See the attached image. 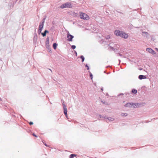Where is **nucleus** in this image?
Here are the masks:
<instances>
[{"label": "nucleus", "instance_id": "nucleus-1", "mask_svg": "<svg viewBox=\"0 0 158 158\" xmlns=\"http://www.w3.org/2000/svg\"><path fill=\"white\" fill-rule=\"evenodd\" d=\"M80 17L81 19L85 20H88L89 19V16L86 14L81 12H80Z\"/></svg>", "mask_w": 158, "mask_h": 158}, {"label": "nucleus", "instance_id": "nucleus-2", "mask_svg": "<svg viewBox=\"0 0 158 158\" xmlns=\"http://www.w3.org/2000/svg\"><path fill=\"white\" fill-rule=\"evenodd\" d=\"M72 4L70 2H66L63 4L62 5L60 6V7L62 8H72Z\"/></svg>", "mask_w": 158, "mask_h": 158}, {"label": "nucleus", "instance_id": "nucleus-3", "mask_svg": "<svg viewBox=\"0 0 158 158\" xmlns=\"http://www.w3.org/2000/svg\"><path fill=\"white\" fill-rule=\"evenodd\" d=\"M120 36L124 39H127L128 38V34L122 31L121 35H120Z\"/></svg>", "mask_w": 158, "mask_h": 158}, {"label": "nucleus", "instance_id": "nucleus-4", "mask_svg": "<svg viewBox=\"0 0 158 158\" xmlns=\"http://www.w3.org/2000/svg\"><path fill=\"white\" fill-rule=\"evenodd\" d=\"M146 51L149 52L150 53L152 54V55L156 54L155 52L151 48H147L146 49Z\"/></svg>", "mask_w": 158, "mask_h": 158}, {"label": "nucleus", "instance_id": "nucleus-5", "mask_svg": "<svg viewBox=\"0 0 158 158\" xmlns=\"http://www.w3.org/2000/svg\"><path fill=\"white\" fill-rule=\"evenodd\" d=\"M67 37L68 38V41H72L74 37L73 35H71L68 33L67 35Z\"/></svg>", "mask_w": 158, "mask_h": 158}, {"label": "nucleus", "instance_id": "nucleus-6", "mask_svg": "<svg viewBox=\"0 0 158 158\" xmlns=\"http://www.w3.org/2000/svg\"><path fill=\"white\" fill-rule=\"evenodd\" d=\"M44 25V22H42L39 25V31L40 33L42 30Z\"/></svg>", "mask_w": 158, "mask_h": 158}, {"label": "nucleus", "instance_id": "nucleus-7", "mask_svg": "<svg viewBox=\"0 0 158 158\" xmlns=\"http://www.w3.org/2000/svg\"><path fill=\"white\" fill-rule=\"evenodd\" d=\"M122 31H121L118 30H116L114 31L115 34L117 36H119L121 35Z\"/></svg>", "mask_w": 158, "mask_h": 158}, {"label": "nucleus", "instance_id": "nucleus-8", "mask_svg": "<svg viewBox=\"0 0 158 158\" xmlns=\"http://www.w3.org/2000/svg\"><path fill=\"white\" fill-rule=\"evenodd\" d=\"M139 78L141 80L143 79H145L146 78V77L144 75H140L139 76Z\"/></svg>", "mask_w": 158, "mask_h": 158}, {"label": "nucleus", "instance_id": "nucleus-9", "mask_svg": "<svg viewBox=\"0 0 158 158\" xmlns=\"http://www.w3.org/2000/svg\"><path fill=\"white\" fill-rule=\"evenodd\" d=\"M50 46L49 41L48 40L46 42V47L47 48H48Z\"/></svg>", "mask_w": 158, "mask_h": 158}, {"label": "nucleus", "instance_id": "nucleus-10", "mask_svg": "<svg viewBox=\"0 0 158 158\" xmlns=\"http://www.w3.org/2000/svg\"><path fill=\"white\" fill-rule=\"evenodd\" d=\"M76 155L75 154H72L70 155L69 158H73L74 157L76 156Z\"/></svg>", "mask_w": 158, "mask_h": 158}, {"label": "nucleus", "instance_id": "nucleus-11", "mask_svg": "<svg viewBox=\"0 0 158 158\" xmlns=\"http://www.w3.org/2000/svg\"><path fill=\"white\" fill-rule=\"evenodd\" d=\"M57 44L56 43H54L53 44V47L55 49H56V48Z\"/></svg>", "mask_w": 158, "mask_h": 158}, {"label": "nucleus", "instance_id": "nucleus-12", "mask_svg": "<svg viewBox=\"0 0 158 158\" xmlns=\"http://www.w3.org/2000/svg\"><path fill=\"white\" fill-rule=\"evenodd\" d=\"M67 110H64V114L66 116V117H67Z\"/></svg>", "mask_w": 158, "mask_h": 158}, {"label": "nucleus", "instance_id": "nucleus-13", "mask_svg": "<svg viewBox=\"0 0 158 158\" xmlns=\"http://www.w3.org/2000/svg\"><path fill=\"white\" fill-rule=\"evenodd\" d=\"M132 92L134 94H136L137 93V90L135 89H132Z\"/></svg>", "mask_w": 158, "mask_h": 158}, {"label": "nucleus", "instance_id": "nucleus-14", "mask_svg": "<svg viewBox=\"0 0 158 158\" xmlns=\"http://www.w3.org/2000/svg\"><path fill=\"white\" fill-rule=\"evenodd\" d=\"M63 109H64V110H67L66 106L64 105V103L63 104Z\"/></svg>", "mask_w": 158, "mask_h": 158}, {"label": "nucleus", "instance_id": "nucleus-15", "mask_svg": "<svg viewBox=\"0 0 158 158\" xmlns=\"http://www.w3.org/2000/svg\"><path fill=\"white\" fill-rule=\"evenodd\" d=\"M131 105V104L130 103H127L125 105V106L126 107H127Z\"/></svg>", "mask_w": 158, "mask_h": 158}, {"label": "nucleus", "instance_id": "nucleus-16", "mask_svg": "<svg viewBox=\"0 0 158 158\" xmlns=\"http://www.w3.org/2000/svg\"><path fill=\"white\" fill-rule=\"evenodd\" d=\"M121 115L122 116H127V114L126 113H123L121 114Z\"/></svg>", "mask_w": 158, "mask_h": 158}, {"label": "nucleus", "instance_id": "nucleus-17", "mask_svg": "<svg viewBox=\"0 0 158 158\" xmlns=\"http://www.w3.org/2000/svg\"><path fill=\"white\" fill-rule=\"evenodd\" d=\"M81 58L82 59V62H83L84 60V59H85V58H84V57H83V56H81Z\"/></svg>", "mask_w": 158, "mask_h": 158}, {"label": "nucleus", "instance_id": "nucleus-18", "mask_svg": "<svg viewBox=\"0 0 158 158\" xmlns=\"http://www.w3.org/2000/svg\"><path fill=\"white\" fill-rule=\"evenodd\" d=\"M42 35L43 36H44V37L46 35V33L44 32V33H42Z\"/></svg>", "mask_w": 158, "mask_h": 158}, {"label": "nucleus", "instance_id": "nucleus-19", "mask_svg": "<svg viewBox=\"0 0 158 158\" xmlns=\"http://www.w3.org/2000/svg\"><path fill=\"white\" fill-rule=\"evenodd\" d=\"M108 119L109 120H110L111 121H113V120H114V119L113 118H108Z\"/></svg>", "mask_w": 158, "mask_h": 158}, {"label": "nucleus", "instance_id": "nucleus-20", "mask_svg": "<svg viewBox=\"0 0 158 158\" xmlns=\"http://www.w3.org/2000/svg\"><path fill=\"white\" fill-rule=\"evenodd\" d=\"M71 47L72 49H74L76 48V46L75 45H72Z\"/></svg>", "mask_w": 158, "mask_h": 158}, {"label": "nucleus", "instance_id": "nucleus-21", "mask_svg": "<svg viewBox=\"0 0 158 158\" xmlns=\"http://www.w3.org/2000/svg\"><path fill=\"white\" fill-rule=\"evenodd\" d=\"M29 124L30 125H32L33 124V123L32 122H30L29 123Z\"/></svg>", "mask_w": 158, "mask_h": 158}, {"label": "nucleus", "instance_id": "nucleus-22", "mask_svg": "<svg viewBox=\"0 0 158 158\" xmlns=\"http://www.w3.org/2000/svg\"><path fill=\"white\" fill-rule=\"evenodd\" d=\"M44 144L47 147H49V146L46 143H44V142L43 141H42Z\"/></svg>", "mask_w": 158, "mask_h": 158}, {"label": "nucleus", "instance_id": "nucleus-23", "mask_svg": "<svg viewBox=\"0 0 158 158\" xmlns=\"http://www.w3.org/2000/svg\"><path fill=\"white\" fill-rule=\"evenodd\" d=\"M32 135L34 136L35 137H37V135H36L35 134H33Z\"/></svg>", "mask_w": 158, "mask_h": 158}, {"label": "nucleus", "instance_id": "nucleus-24", "mask_svg": "<svg viewBox=\"0 0 158 158\" xmlns=\"http://www.w3.org/2000/svg\"><path fill=\"white\" fill-rule=\"evenodd\" d=\"M139 103H137L136 104V105H135V106H136V107H139Z\"/></svg>", "mask_w": 158, "mask_h": 158}, {"label": "nucleus", "instance_id": "nucleus-25", "mask_svg": "<svg viewBox=\"0 0 158 158\" xmlns=\"http://www.w3.org/2000/svg\"><path fill=\"white\" fill-rule=\"evenodd\" d=\"M86 67H87V70H89V67L88 66H87V65H86Z\"/></svg>", "mask_w": 158, "mask_h": 158}, {"label": "nucleus", "instance_id": "nucleus-26", "mask_svg": "<svg viewBox=\"0 0 158 158\" xmlns=\"http://www.w3.org/2000/svg\"><path fill=\"white\" fill-rule=\"evenodd\" d=\"M44 32L45 33H48V31L47 30H45V31H44Z\"/></svg>", "mask_w": 158, "mask_h": 158}, {"label": "nucleus", "instance_id": "nucleus-27", "mask_svg": "<svg viewBox=\"0 0 158 158\" xmlns=\"http://www.w3.org/2000/svg\"><path fill=\"white\" fill-rule=\"evenodd\" d=\"M90 77H91V79H92V78H93V77H92V75L91 74L90 75Z\"/></svg>", "mask_w": 158, "mask_h": 158}, {"label": "nucleus", "instance_id": "nucleus-28", "mask_svg": "<svg viewBox=\"0 0 158 158\" xmlns=\"http://www.w3.org/2000/svg\"><path fill=\"white\" fill-rule=\"evenodd\" d=\"M110 38V37L109 36H107V39H109Z\"/></svg>", "mask_w": 158, "mask_h": 158}, {"label": "nucleus", "instance_id": "nucleus-29", "mask_svg": "<svg viewBox=\"0 0 158 158\" xmlns=\"http://www.w3.org/2000/svg\"><path fill=\"white\" fill-rule=\"evenodd\" d=\"M0 100H1V98H0Z\"/></svg>", "mask_w": 158, "mask_h": 158}, {"label": "nucleus", "instance_id": "nucleus-30", "mask_svg": "<svg viewBox=\"0 0 158 158\" xmlns=\"http://www.w3.org/2000/svg\"><path fill=\"white\" fill-rule=\"evenodd\" d=\"M0 100H1V98H0Z\"/></svg>", "mask_w": 158, "mask_h": 158}]
</instances>
